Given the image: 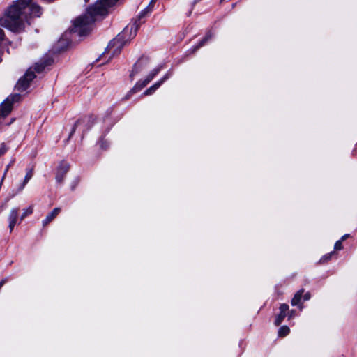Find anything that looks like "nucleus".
<instances>
[{
	"instance_id": "obj_13",
	"label": "nucleus",
	"mask_w": 357,
	"mask_h": 357,
	"mask_svg": "<svg viewBox=\"0 0 357 357\" xmlns=\"http://www.w3.org/2000/svg\"><path fill=\"white\" fill-rule=\"evenodd\" d=\"M60 211V208H54L53 211L51 213H50L43 220V225L46 226L47 224H49L54 218L56 217V215L59 213Z\"/></svg>"
},
{
	"instance_id": "obj_24",
	"label": "nucleus",
	"mask_w": 357,
	"mask_h": 357,
	"mask_svg": "<svg viewBox=\"0 0 357 357\" xmlns=\"http://www.w3.org/2000/svg\"><path fill=\"white\" fill-rule=\"evenodd\" d=\"M332 254H333V252L330 253V254H329V255H325V256H324V257L321 258V261H326V260L329 259Z\"/></svg>"
},
{
	"instance_id": "obj_26",
	"label": "nucleus",
	"mask_w": 357,
	"mask_h": 357,
	"mask_svg": "<svg viewBox=\"0 0 357 357\" xmlns=\"http://www.w3.org/2000/svg\"><path fill=\"white\" fill-rule=\"evenodd\" d=\"M4 38V33L2 29H0V43L3 40Z\"/></svg>"
},
{
	"instance_id": "obj_27",
	"label": "nucleus",
	"mask_w": 357,
	"mask_h": 357,
	"mask_svg": "<svg viewBox=\"0 0 357 357\" xmlns=\"http://www.w3.org/2000/svg\"><path fill=\"white\" fill-rule=\"evenodd\" d=\"M310 298V294L309 292H307L305 295H304V300L305 301H307Z\"/></svg>"
},
{
	"instance_id": "obj_20",
	"label": "nucleus",
	"mask_w": 357,
	"mask_h": 357,
	"mask_svg": "<svg viewBox=\"0 0 357 357\" xmlns=\"http://www.w3.org/2000/svg\"><path fill=\"white\" fill-rule=\"evenodd\" d=\"M8 151V147L4 143H2L0 146V158L3 156Z\"/></svg>"
},
{
	"instance_id": "obj_12",
	"label": "nucleus",
	"mask_w": 357,
	"mask_h": 357,
	"mask_svg": "<svg viewBox=\"0 0 357 357\" xmlns=\"http://www.w3.org/2000/svg\"><path fill=\"white\" fill-rule=\"evenodd\" d=\"M140 25V23H137V21H136L129 28L127 26L129 29L128 33L127 35H126L125 40L127 42L128 39H130V38H134L136 36L137 29L139 26Z\"/></svg>"
},
{
	"instance_id": "obj_18",
	"label": "nucleus",
	"mask_w": 357,
	"mask_h": 357,
	"mask_svg": "<svg viewBox=\"0 0 357 357\" xmlns=\"http://www.w3.org/2000/svg\"><path fill=\"white\" fill-rule=\"evenodd\" d=\"M152 11V9L150 6H147L143 10L141 11L139 15H138V21H140V20L143 17H144L146 15L149 14Z\"/></svg>"
},
{
	"instance_id": "obj_23",
	"label": "nucleus",
	"mask_w": 357,
	"mask_h": 357,
	"mask_svg": "<svg viewBox=\"0 0 357 357\" xmlns=\"http://www.w3.org/2000/svg\"><path fill=\"white\" fill-rule=\"evenodd\" d=\"M80 121H77L76 123L74 124L73 128H72V130L70 133V137L75 132V130H76V128L77 127V126L80 123Z\"/></svg>"
},
{
	"instance_id": "obj_14",
	"label": "nucleus",
	"mask_w": 357,
	"mask_h": 357,
	"mask_svg": "<svg viewBox=\"0 0 357 357\" xmlns=\"http://www.w3.org/2000/svg\"><path fill=\"white\" fill-rule=\"evenodd\" d=\"M33 176V169H30L27 171L26 174L24 177V180L23 183L20 188V190H22L25 187L26 184L29 182V181L32 178Z\"/></svg>"
},
{
	"instance_id": "obj_11",
	"label": "nucleus",
	"mask_w": 357,
	"mask_h": 357,
	"mask_svg": "<svg viewBox=\"0 0 357 357\" xmlns=\"http://www.w3.org/2000/svg\"><path fill=\"white\" fill-rule=\"evenodd\" d=\"M289 310V306L287 304H282L280 307V314L277 316L275 320V324L279 326L284 320L287 315V312Z\"/></svg>"
},
{
	"instance_id": "obj_16",
	"label": "nucleus",
	"mask_w": 357,
	"mask_h": 357,
	"mask_svg": "<svg viewBox=\"0 0 357 357\" xmlns=\"http://www.w3.org/2000/svg\"><path fill=\"white\" fill-rule=\"evenodd\" d=\"M303 290H300L298 292L296 293L294 298L291 300V305L295 306L297 305L299 302L301 301V296L303 294Z\"/></svg>"
},
{
	"instance_id": "obj_30",
	"label": "nucleus",
	"mask_w": 357,
	"mask_h": 357,
	"mask_svg": "<svg viewBox=\"0 0 357 357\" xmlns=\"http://www.w3.org/2000/svg\"><path fill=\"white\" fill-rule=\"evenodd\" d=\"M294 311L291 310L289 317H291L294 315Z\"/></svg>"
},
{
	"instance_id": "obj_31",
	"label": "nucleus",
	"mask_w": 357,
	"mask_h": 357,
	"mask_svg": "<svg viewBox=\"0 0 357 357\" xmlns=\"http://www.w3.org/2000/svg\"><path fill=\"white\" fill-rule=\"evenodd\" d=\"M86 2H88L89 0H84Z\"/></svg>"
},
{
	"instance_id": "obj_15",
	"label": "nucleus",
	"mask_w": 357,
	"mask_h": 357,
	"mask_svg": "<svg viewBox=\"0 0 357 357\" xmlns=\"http://www.w3.org/2000/svg\"><path fill=\"white\" fill-rule=\"evenodd\" d=\"M212 33L211 32H208L206 36L199 43V44L194 48L193 51H196L201 47L205 45V43L212 38Z\"/></svg>"
},
{
	"instance_id": "obj_6",
	"label": "nucleus",
	"mask_w": 357,
	"mask_h": 357,
	"mask_svg": "<svg viewBox=\"0 0 357 357\" xmlns=\"http://www.w3.org/2000/svg\"><path fill=\"white\" fill-rule=\"evenodd\" d=\"M162 66L160 65L157 68H154L144 79H142L138 81L134 87L131 89V93H136L142 90L144 87H145L159 73V72L162 70Z\"/></svg>"
},
{
	"instance_id": "obj_19",
	"label": "nucleus",
	"mask_w": 357,
	"mask_h": 357,
	"mask_svg": "<svg viewBox=\"0 0 357 357\" xmlns=\"http://www.w3.org/2000/svg\"><path fill=\"white\" fill-rule=\"evenodd\" d=\"M33 213V208L32 206H29L25 209H24V211L20 217V220H22L27 215L31 214Z\"/></svg>"
},
{
	"instance_id": "obj_1",
	"label": "nucleus",
	"mask_w": 357,
	"mask_h": 357,
	"mask_svg": "<svg viewBox=\"0 0 357 357\" xmlns=\"http://www.w3.org/2000/svg\"><path fill=\"white\" fill-rule=\"evenodd\" d=\"M41 8L33 3V0H17L0 20V24L14 32L22 31L29 17H40Z\"/></svg>"
},
{
	"instance_id": "obj_21",
	"label": "nucleus",
	"mask_w": 357,
	"mask_h": 357,
	"mask_svg": "<svg viewBox=\"0 0 357 357\" xmlns=\"http://www.w3.org/2000/svg\"><path fill=\"white\" fill-rule=\"evenodd\" d=\"M13 162H14V160H12V161H10V163L6 166V169H5V171H4V173H3V177H2V178H1V183L3 182V179L5 178V177H6V174H7V172H8V171L9 168L10 167V166H11V165H13Z\"/></svg>"
},
{
	"instance_id": "obj_29",
	"label": "nucleus",
	"mask_w": 357,
	"mask_h": 357,
	"mask_svg": "<svg viewBox=\"0 0 357 357\" xmlns=\"http://www.w3.org/2000/svg\"><path fill=\"white\" fill-rule=\"evenodd\" d=\"M349 236V234H345L344 235L340 240H342V241H344L347 237Z\"/></svg>"
},
{
	"instance_id": "obj_3",
	"label": "nucleus",
	"mask_w": 357,
	"mask_h": 357,
	"mask_svg": "<svg viewBox=\"0 0 357 357\" xmlns=\"http://www.w3.org/2000/svg\"><path fill=\"white\" fill-rule=\"evenodd\" d=\"M128 31V28L126 27L121 33H119L114 39L112 40L106 47L105 52L100 56L97 61L102 58H105L107 59L106 62H108L115 55L119 54L124 45L126 43L125 37Z\"/></svg>"
},
{
	"instance_id": "obj_25",
	"label": "nucleus",
	"mask_w": 357,
	"mask_h": 357,
	"mask_svg": "<svg viewBox=\"0 0 357 357\" xmlns=\"http://www.w3.org/2000/svg\"><path fill=\"white\" fill-rule=\"evenodd\" d=\"M8 282V279L7 278H4L3 279L1 282H0V289Z\"/></svg>"
},
{
	"instance_id": "obj_17",
	"label": "nucleus",
	"mask_w": 357,
	"mask_h": 357,
	"mask_svg": "<svg viewBox=\"0 0 357 357\" xmlns=\"http://www.w3.org/2000/svg\"><path fill=\"white\" fill-rule=\"evenodd\" d=\"M289 331H290V330H289V327H287L286 326H283L280 328V329L278 331V335L280 337H284L289 334Z\"/></svg>"
},
{
	"instance_id": "obj_9",
	"label": "nucleus",
	"mask_w": 357,
	"mask_h": 357,
	"mask_svg": "<svg viewBox=\"0 0 357 357\" xmlns=\"http://www.w3.org/2000/svg\"><path fill=\"white\" fill-rule=\"evenodd\" d=\"M148 64V60L146 58H141L139 61L134 65L133 69L130 75V77H132L135 75L140 73L143 69H144Z\"/></svg>"
},
{
	"instance_id": "obj_2",
	"label": "nucleus",
	"mask_w": 357,
	"mask_h": 357,
	"mask_svg": "<svg viewBox=\"0 0 357 357\" xmlns=\"http://www.w3.org/2000/svg\"><path fill=\"white\" fill-rule=\"evenodd\" d=\"M117 1L98 0L86 10L85 14L79 16L74 20L70 32L77 33L80 36L89 33L97 17L107 15L108 8L114 5Z\"/></svg>"
},
{
	"instance_id": "obj_22",
	"label": "nucleus",
	"mask_w": 357,
	"mask_h": 357,
	"mask_svg": "<svg viewBox=\"0 0 357 357\" xmlns=\"http://www.w3.org/2000/svg\"><path fill=\"white\" fill-rule=\"evenodd\" d=\"M342 240H339L335 243V250H341L342 248Z\"/></svg>"
},
{
	"instance_id": "obj_28",
	"label": "nucleus",
	"mask_w": 357,
	"mask_h": 357,
	"mask_svg": "<svg viewBox=\"0 0 357 357\" xmlns=\"http://www.w3.org/2000/svg\"><path fill=\"white\" fill-rule=\"evenodd\" d=\"M155 0H151L147 6H150L153 10Z\"/></svg>"
},
{
	"instance_id": "obj_5",
	"label": "nucleus",
	"mask_w": 357,
	"mask_h": 357,
	"mask_svg": "<svg viewBox=\"0 0 357 357\" xmlns=\"http://www.w3.org/2000/svg\"><path fill=\"white\" fill-rule=\"evenodd\" d=\"M20 99L19 94H14L8 97L0 106V120L8 116L13 109V103L18 102Z\"/></svg>"
},
{
	"instance_id": "obj_8",
	"label": "nucleus",
	"mask_w": 357,
	"mask_h": 357,
	"mask_svg": "<svg viewBox=\"0 0 357 357\" xmlns=\"http://www.w3.org/2000/svg\"><path fill=\"white\" fill-rule=\"evenodd\" d=\"M70 166L67 162H61L56 171V180L59 183H61L67 172L69 171Z\"/></svg>"
},
{
	"instance_id": "obj_10",
	"label": "nucleus",
	"mask_w": 357,
	"mask_h": 357,
	"mask_svg": "<svg viewBox=\"0 0 357 357\" xmlns=\"http://www.w3.org/2000/svg\"><path fill=\"white\" fill-rule=\"evenodd\" d=\"M19 215V208H13L10 210V213L8 215V222H9V229L10 231L11 232L16 223Z\"/></svg>"
},
{
	"instance_id": "obj_7",
	"label": "nucleus",
	"mask_w": 357,
	"mask_h": 357,
	"mask_svg": "<svg viewBox=\"0 0 357 357\" xmlns=\"http://www.w3.org/2000/svg\"><path fill=\"white\" fill-rule=\"evenodd\" d=\"M171 75V72H167L159 81H158L153 85L147 89L143 93V95L149 96L153 93L166 80H167L170 77Z\"/></svg>"
},
{
	"instance_id": "obj_4",
	"label": "nucleus",
	"mask_w": 357,
	"mask_h": 357,
	"mask_svg": "<svg viewBox=\"0 0 357 357\" xmlns=\"http://www.w3.org/2000/svg\"><path fill=\"white\" fill-rule=\"evenodd\" d=\"M33 68L34 71L32 70V68H29L24 76L19 79L15 86L17 90L24 91L27 89L30 82L36 77L34 72H42L45 68V65L43 63H36Z\"/></svg>"
}]
</instances>
